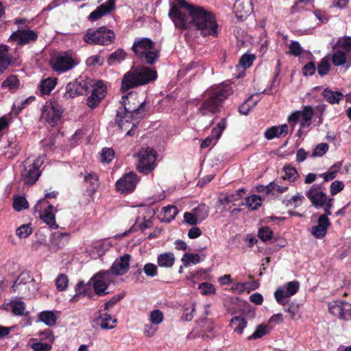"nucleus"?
<instances>
[{
  "mask_svg": "<svg viewBox=\"0 0 351 351\" xmlns=\"http://www.w3.org/2000/svg\"><path fill=\"white\" fill-rule=\"evenodd\" d=\"M91 80L80 77L73 83H69L66 86V92L63 97L68 99L77 95L86 94L90 87H93L91 95L87 98L86 104L92 109L95 108L106 97L107 87L101 81H97L94 85Z\"/></svg>",
  "mask_w": 351,
  "mask_h": 351,
  "instance_id": "f257e3e1",
  "label": "nucleus"
},
{
  "mask_svg": "<svg viewBox=\"0 0 351 351\" xmlns=\"http://www.w3.org/2000/svg\"><path fill=\"white\" fill-rule=\"evenodd\" d=\"M157 76V72L154 69L145 66H137L123 75L121 90L125 93L131 88L147 84L156 80Z\"/></svg>",
  "mask_w": 351,
  "mask_h": 351,
  "instance_id": "f03ea898",
  "label": "nucleus"
},
{
  "mask_svg": "<svg viewBox=\"0 0 351 351\" xmlns=\"http://www.w3.org/2000/svg\"><path fill=\"white\" fill-rule=\"evenodd\" d=\"M132 49L141 62L149 65L155 64L160 57V51L156 49L154 43L148 38H136Z\"/></svg>",
  "mask_w": 351,
  "mask_h": 351,
  "instance_id": "7ed1b4c3",
  "label": "nucleus"
},
{
  "mask_svg": "<svg viewBox=\"0 0 351 351\" xmlns=\"http://www.w3.org/2000/svg\"><path fill=\"white\" fill-rule=\"evenodd\" d=\"M232 93L229 85H221L215 88L210 97L202 104L199 110L202 115L216 113L219 111L221 104Z\"/></svg>",
  "mask_w": 351,
  "mask_h": 351,
  "instance_id": "20e7f679",
  "label": "nucleus"
},
{
  "mask_svg": "<svg viewBox=\"0 0 351 351\" xmlns=\"http://www.w3.org/2000/svg\"><path fill=\"white\" fill-rule=\"evenodd\" d=\"M137 93L130 92L128 94L122 97L121 106L117 110V114L119 117L125 115L127 117L143 118L145 114L144 102H136Z\"/></svg>",
  "mask_w": 351,
  "mask_h": 351,
  "instance_id": "39448f33",
  "label": "nucleus"
},
{
  "mask_svg": "<svg viewBox=\"0 0 351 351\" xmlns=\"http://www.w3.org/2000/svg\"><path fill=\"white\" fill-rule=\"evenodd\" d=\"M44 162V156H39L35 160L25 159L21 167V180L25 184H34L39 178L41 171L40 167Z\"/></svg>",
  "mask_w": 351,
  "mask_h": 351,
  "instance_id": "423d86ee",
  "label": "nucleus"
},
{
  "mask_svg": "<svg viewBox=\"0 0 351 351\" xmlns=\"http://www.w3.org/2000/svg\"><path fill=\"white\" fill-rule=\"evenodd\" d=\"M115 34L106 26L89 29L84 36V41L89 45H109L114 43Z\"/></svg>",
  "mask_w": 351,
  "mask_h": 351,
  "instance_id": "0eeeda50",
  "label": "nucleus"
},
{
  "mask_svg": "<svg viewBox=\"0 0 351 351\" xmlns=\"http://www.w3.org/2000/svg\"><path fill=\"white\" fill-rule=\"evenodd\" d=\"M63 108L55 98L45 102L41 108V119L53 126L58 124L62 118Z\"/></svg>",
  "mask_w": 351,
  "mask_h": 351,
  "instance_id": "6e6552de",
  "label": "nucleus"
},
{
  "mask_svg": "<svg viewBox=\"0 0 351 351\" xmlns=\"http://www.w3.org/2000/svg\"><path fill=\"white\" fill-rule=\"evenodd\" d=\"M137 158L136 169L138 172L147 175L155 169L156 152L154 149L142 147L137 154Z\"/></svg>",
  "mask_w": 351,
  "mask_h": 351,
  "instance_id": "1a4fd4ad",
  "label": "nucleus"
},
{
  "mask_svg": "<svg viewBox=\"0 0 351 351\" xmlns=\"http://www.w3.org/2000/svg\"><path fill=\"white\" fill-rule=\"evenodd\" d=\"M51 66L54 71L58 73L66 72L76 65L78 62L66 52L56 55L50 61Z\"/></svg>",
  "mask_w": 351,
  "mask_h": 351,
  "instance_id": "9d476101",
  "label": "nucleus"
},
{
  "mask_svg": "<svg viewBox=\"0 0 351 351\" xmlns=\"http://www.w3.org/2000/svg\"><path fill=\"white\" fill-rule=\"evenodd\" d=\"M14 291H20L30 298L37 290L35 280L28 273H22L12 285Z\"/></svg>",
  "mask_w": 351,
  "mask_h": 351,
  "instance_id": "9b49d317",
  "label": "nucleus"
},
{
  "mask_svg": "<svg viewBox=\"0 0 351 351\" xmlns=\"http://www.w3.org/2000/svg\"><path fill=\"white\" fill-rule=\"evenodd\" d=\"M177 3H171L170 10L169 12V16L173 21L175 26L177 28L185 29L191 27V16L189 14L187 15L186 13L182 12L180 9L178 1L175 0Z\"/></svg>",
  "mask_w": 351,
  "mask_h": 351,
  "instance_id": "f8f14e48",
  "label": "nucleus"
},
{
  "mask_svg": "<svg viewBox=\"0 0 351 351\" xmlns=\"http://www.w3.org/2000/svg\"><path fill=\"white\" fill-rule=\"evenodd\" d=\"M90 280L95 293L98 295H104L108 293L106 289L112 282V275L110 271H102L95 274Z\"/></svg>",
  "mask_w": 351,
  "mask_h": 351,
  "instance_id": "ddd939ff",
  "label": "nucleus"
},
{
  "mask_svg": "<svg viewBox=\"0 0 351 351\" xmlns=\"http://www.w3.org/2000/svg\"><path fill=\"white\" fill-rule=\"evenodd\" d=\"M37 38L38 34L36 32L25 29H17L10 36V40L16 43L18 45L32 43L36 41Z\"/></svg>",
  "mask_w": 351,
  "mask_h": 351,
  "instance_id": "4468645a",
  "label": "nucleus"
},
{
  "mask_svg": "<svg viewBox=\"0 0 351 351\" xmlns=\"http://www.w3.org/2000/svg\"><path fill=\"white\" fill-rule=\"evenodd\" d=\"M137 176L134 172L125 173L116 182V188L122 193H129L134 191L137 184Z\"/></svg>",
  "mask_w": 351,
  "mask_h": 351,
  "instance_id": "2eb2a0df",
  "label": "nucleus"
},
{
  "mask_svg": "<svg viewBox=\"0 0 351 351\" xmlns=\"http://www.w3.org/2000/svg\"><path fill=\"white\" fill-rule=\"evenodd\" d=\"M141 119V117L126 118L125 115L118 117L116 114L115 123L121 131H126V135L132 136L134 134V130Z\"/></svg>",
  "mask_w": 351,
  "mask_h": 351,
  "instance_id": "dca6fc26",
  "label": "nucleus"
},
{
  "mask_svg": "<svg viewBox=\"0 0 351 351\" xmlns=\"http://www.w3.org/2000/svg\"><path fill=\"white\" fill-rule=\"evenodd\" d=\"M300 287L298 281H291L286 283L283 287L278 288L274 293V296L279 304H283V300L286 298H289L295 295Z\"/></svg>",
  "mask_w": 351,
  "mask_h": 351,
  "instance_id": "f3484780",
  "label": "nucleus"
},
{
  "mask_svg": "<svg viewBox=\"0 0 351 351\" xmlns=\"http://www.w3.org/2000/svg\"><path fill=\"white\" fill-rule=\"evenodd\" d=\"M306 195L312 204L317 208L323 207L328 198L326 194L322 191L320 185L318 184L312 185L306 192Z\"/></svg>",
  "mask_w": 351,
  "mask_h": 351,
  "instance_id": "a211bd4d",
  "label": "nucleus"
},
{
  "mask_svg": "<svg viewBox=\"0 0 351 351\" xmlns=\"http://www.w3.org/2000/svg\"><path fill=\"white\" fill-rule=\"evenodd\" d=\"M130 259L131 255L129 254H125L119 258H117L109 270L111 275L122 276L126 274L129 270Z\"/></svg>",
  "mask_w": 351,
  "mask_h": 351,
  "instance_id": "6ab92c4d",
  "label": "nucleus"
},
{
  "mask_svg": "<svg viewBox=\"0 0 351 351\" xmlns=\"http://www.w3.org/2000/svg\"><path fill=\"white\" fill-rule=\"evenodd\" d=\"M253 11L252 0H237L234 4V12L238 19L243 20Z\"/></svg>",
  "mask_w": 351,
  "mask_h": 351,
  "instance_id": "aec40b11",
  "label": "nucleus"
},
{
  "mask_svg": "<svg viewBox=\"0 0 351 351\" xmlns=\"http://www.w3.org/2000/svg\"><path fill=\"white\" fill-rule=\"evenodd\" d=\"M114 7L115 0H107L93 11L88 16V19L90 21H96L110 13L114 9Z\"/></svg>",
  "mask_w": 351,
  "mask_h": 351,
  "instance_id": "412c9836",
  "label": "nucleus"
},
{
  "mask_svg": "<svg viewBox=\"0 0 351 351\" xmlns=\"http://www.w3.org/2000/svg\"><path fill=\"white\" fill-rule=\"evenodd\" d=\"M44 199H40L35 205L34 208L36 210L40 212L41 206L40 204ZM53 206L52 205H48L47 208L44 210L43 214H40V219L47 223L51 228L56 229L58 228L55 219V215L53 213Z\"/></svg>",
  "mask_w": 351,
  "mask_h": 351,
  "instance_id": "4be33fe9",
  "label": "nucleus"
},
{
  "mask_svg": "<svg viewBox=\"0 0 351 351\" xmlns=\"http://www.w3.org/2000/svg\"><path fill=\"white\" fill-rule=\"evenodd\" d=\"M330 221L326 215H322L318 219L317 226L312 227L311 234L317 239L323 238L327 231V228L330 226Z\"/></svg>",
  "mask_w": 351,
  "mask_h": 351,
  "instance_id": "5701e85b",
  "label": "nucleus"
},
{
  "mask_svg": "<svg viewBox=\"0 0 351 351\" xmlns=\"http://www.w3.org/2000/svg\"><path fill=\"white\" fill-rule=\"evenodd\" d=\"M70 234L67 232L54 233L51 241V247L58 250L66 246L69 241Z\"/></svg>",
  "mask_w": 351,
  "mask_h": 351,
  "instance_id": "b1692460",
  "label": "nucleus"
},
{
  "mask_svg": "<svg viewBox=\"0 0 351 351\" xmlns=\"http://www.w3.org/2000/svg\"><path fill=\"white\" fill-rule=\"evenodd\" d=\"M95 322L99 325L101 328L105 330L112 329L115 327L117 319H113L110 314L101 313L96 319Z\"/></svg>",
  "mask_w": 351,
  "mask_h": 351,
  "instance_id": "393cba45",
  "label": "nucleus"
},
{
  "mask_svg": "<svg viewBox=\"0 0 351 351\" xmlns=\"http://www.w3.org/2000/svg\"><path fill=\"white\" fill-rule=\"evenodd\" d=\"M300 114V125L302 128L308 127L311 125V119L314 116V110L311 106H304L302 110L298 111Z\"/></svg>",
  "mask_w": 351,
  "mask_h": 351,
  "instance_id": "a878e982",
  "label": "nucleus"
},
{
  "mask_svg": "<svg viewBox=\"0 0 351 351\" xmlns=\"http://www.w3.org/2000/svg\"><path fill=\"white\" fill-rule=\"evenodd\" d=\"M84 182L86 184V191L90 195L95 193L99 186V177L95 173L84 175Z\"/></svg>",
  "mask_w": 351,
  "mask_h": 351,
  "instance_id": "bb28decb",
  "label": "nucleus"
},
{
  "mask_svg": "<svg viewBox=\"0 0 351 351\" xmlns=\"http://www.w3.org/2000/svg\"><path fill=\"white\" fill-rule=\"evenodd\" d=\"M56 84L57 80L55 77H48L41 80L38 85L40 95H49Z\"/></svg>",
  "mask_w": 351,
  "mask_h": 351,
  "instance_id": "cd10ccee",
  "label": "nucleus"
},
{
  "mask_svg": "<svg viewBox=\"0 0 351 351\" xmlns=\"http://www.w3.org/2000/svg\"><path fill=\"white\" fill-rule=\"evenodd\" d=\"M322 95L330 104H339L344 98V95L341 92L334 91L328 88L323 90Z\"/></svg>",
  "mask_w": 351,
  "mask_h": 351,
  "instance_id": "c85d7f7f",
  "label": "nucleus"
},
{
  "mask_svg": "<svg viewBox=\"0 0 351 351\" xmlns=\"http://www.w3.org/2000/svg\"><path fill=\"white\" fill-rule=\"evenodd\" d=\"M11 64V59L8 54V47L7 45H0V75Z\"/></svg>",
  "mask_w": 351,
  "mask_h": 351,
  "instance_id": "c756f323",
  "label": "nucleus"
},
{
  "mask_svg": "<svg viewBox=\"0 0 351 351\" xmlns=\"http://www.w3.org/2000/svg\"><path fill=\"white\" fill-rule=\"evenodd\" d=\"M346 302L342 300H335L328 304L329 312L334 316L342 318V315L345 308Z\"/></svg>",
  "mask_w": 351,
  "mask_h": 351,
  "instance_id": "7c9ffc66",
  "label": "nucleus"
},
{
  "mask_svg": "<svg viewBox=\"0 0 351 351\" xmlns=\"http://www.w3.org/2000/svg\"><path fill=\"white\" fill-rule=\"evenodd\" d=\"M158 265L162 267H171L175 262V256L172 252H165L158 255Z\"/></svg>",
  "mask_w": 351,
  "mask_h": 351,
  "instance_id": "2f4dec72",
  "label": "nucleus"
},
{
  "mask_svg": "<svg viewBox=\"0 0 351 351\" xmlns=\"http://www.w3.org/2000/svg\"><path fill=\"white\" fill-rule=\"evenodd\" d=\"M341 167L342 162H337L332 165L327 172L322 173L320 176L323 178L325 182L332 180L336 178L337 173L339 171Z\"/></svg>",
  "mask_w": 351,
  "mask_h": 351,
  "instance_id": "473e14b6",
  "label": "nucleus"
},
{
  "mask_svg": "<svg viewBox=\"0 0 351 351\" xmlns=\"http://www.w3.org/2000/svg\"><path fill=\"white\" fill-rule=\"evenodd\" d=\"M38 317L39 319L48 326H53L56 324L57 317L52 311H43Z\"/></svg>",
  "mask_w": 351,
  "mask_h": 351,
  "instance_id": "72a5a7b5",
  "label": "nucleus"
},
{
  "mask_svg": "<svg viewBox=\"0 0 351 351\" xmlns=\"http://www.w3.org/2000/svg\"><path fill=\"white\" fill-rule=\"evenodd\" d=\"M230 326L233 328L234 331L239 334H241L243 329L247 326L246 320L240 316H235L230 321Z\"/></svg>",
  "mask_w": 351,
  "mask_h": 351,
  "instance_id": "f704fd0d",
  "label": "nucleus"
},
{
  "mask_svg": "<svg viewBox=\"0 0 351 351\" xmlns=\"http://www.w3.org/2000/svg\"><path fill=\"white\" fill-rule=\"evenodd\" d=\"M273 231L269 226H263L259 228L258 232V237L263 242L272 241L274 242L276 239L273 237Z\"/></svg>",
  "mask_w": 351,
  "mask_h": 351,
  "instance_id": "c9c22d12",
  "label": "nucleus"
},
{
  "mask_svg": "<svg viewBox=\"0 0 351 351\" xmlns=\"http://www.w3.org/2000/svg\"><path fill=\"white\" fill-rule=\"evenodd\" d=\"M258 100L253 101V96L247 99L243 104L239 106V112L243 115H247L252 108L258 103Z\"/></svg>",
  "mask_w": 351,
  "mask_h": 351,
  "instance_id": "e433bc0d",
  "label": "nucleus"
},
{
  "mask_svg": "<svg viewBox=\"0 0 351 351\" xmlns=\"http://www.w3.org/2000/svg\"><path fill=\"white\" fill-rule=\"evenodd\" d=\"M164 217L162 219L165 222H170L178 213V210L175 206H167L163 208Z\"/></svg>",
  "mask_w": 351,
  "mask_h": 351,
  "instance_id": "4c0bfd02",
  "label": "nucleus"
},
{
  "mask_svg": "<svg viewBox=\"0 0 351 351\" xmlns=\"http://www.w3.org/2000/svg\"><path fill=\"white\" fill-rule=\"evenodd\" d=\"M203 258H201L198 254L185 253L181 261L185 267H188L190 264H197L201 262Z\"/></svg>",
  "mask_w": 351,
  "mask_h": 351,
  "instance_id": "58836bf2",
  "label": "nucleus"
},
{
  "mask_svg": "<svg viewBox=\"0 0 351 351\" xmlns=\"http://www.w3.org/2000/svg\"><path fill=\"white\" fill-rule=\"evenodd\" d=\"M285 176L282 177L283 180H287L289 182H295L298 178L299 174L295 168L289 165H285L283 167Z\"/></svg>",
  "mask_w": 351,
  "mask_h": 351,
  "instance_id": "ea45409f",
  "label": "nucleus"
},
{
  "mask_svg": "<svg viewBox=\"0 0 351 351\" xmlns=\"http://www.w3.org/2000/svg\"><path fill=\"white\" fill-rule=\"evenodd\" d=\"M262 198L256 195H252L245 199V205L251 210H256L262 205Z\"/></svg>",
  "mask_w": 351,
  "mask_h": 351,
  "instance_id": "a19ab883",
  "label": "nucleus"
},
{
  "mask_svg": "<svg viewBox=\"0 0 351 351\" xmlns=\"http://www.w3.org/2000/svg\"><path fill=\"white\" fill-rule=\"evenodd\" d=\"M347 56L345 51L336 50L333 53L331 60L335 66H341L346 62Z\"/></svg>",
  "mask_w": 351,
  "mask_h": 351,
  "instance_id": "79ce46f5",
  "label": "nucleus"
},
{
  "mask_svg": "<svg viewBox=\"0 0 351 351\" xmlns=\"http://www.w3.org/2000/svg\"><path fill=\"white\" fill-rule=\"evenodd\" d=\"M193 212L198 218L199 221L202 222L208 216L209 209L206 204H202L193 208Z\"/></svg>",
  "mask_w": 351,
  "mask_h": 351,
  "instance_id": "37998d69",
  "label": "nucleus"
},
{
  "mask_svg": "<svg viewBox=\"0 0 351 351\" xmlns=\"http://www.w3.org/2000/svg\"><path fill=\"white\" fill-rule=\"evenodd\" d=\"M12 308V312L14 315L21 316L24 314L25 304L22 301H11L9 303Z\"/></svg>",
  "mask_w": 351,
  "mask_h": 351,
  "instance_id": "c03bdc74",
  "label": "nucleus"
},
{
  "mask_svg": "<svg viewBox=\"0 0 351 351\" xmlns=\"http://www.w3.org/2000/svg\"><path fill=\"white\" fill-rule=\"evenodd\" d=\"M125 56L126 53L122 49H119L110 55L107 61L109 65H112L115 62H120L124 60Z\"/></svg>",
  "mask_w": 351,
  "mask_h": 351,
  "instance_id": "a18cd8bd",
  "label": "nucleus"
},
{
  "mask_svg": "<svg viewBox=\"0 0 351 351\" xmlns=\"http://www.w3.org/2000/svg\"><path fill=\"white\" fill-rule=\"evenodd\" d=\"M69 284V278L66 275L64 274H60L56 279V288L59 291L66 290Z\"/></svg>",
  "mask_w": 351,
  "mask_h": 351,
  "instance_id": "49530a36",
  "label": "nucleus"
},
{
  "mask_svg": "<svg viewBox=\"0 0 351 351\" xmlns=\"http://www.w3.org/2000/svg\"><path fill=\"white\" fill-rule=\"evenodd\" d=\"M304 199V197L302 194L298 193L289 199L283 201V204H285L286 206H293L294 208H297L302 204Z\"/></svg>",
  "mask_w": 351,
  "mask_h": 351,
  "instance_id": "de8ad7c7",
  "label": "nucleus"
},
{
  "mask_svg": "<svg viewBox=\"0 0 351 351\" xmlns=\"http://www.w3.org/2000/svg\"><path fill=\"white\" fill-rule=\"evenodd\" d=\"M164 319L163 313L160 310L156 309L150 312L149 321L153 325H158Z\"/></svg>",
  "mask_w": 351,
  "mask_h": 351,
  "instance_id": "09e8293b",
  "label": "nucleus"
},
{
  "mask_svg": "<svg viewBox=\"0 0 351 351\" xmlns=\"http://www.w3.org/2000/svg\"><path fill=\"white\" fill-rule=\"evenodd\" d=\"M28 207V202L27 199L22 196H19L14 199L13 208L16 211H21Z\"/></svg>",
  "mask_w": 351,
  "mask_h": 351,
  "instance_id": "8fccbe9b",
  "label": "nucleus"
},
{
  "mask_svg": "<svg viewBox=\"0 0 351 351\" xmlns=\"http://www.w3.org/2000/svg\"><path fill=\"white\" fill-rule=\"evenodd\" d=\"M328 145L326 143H322L318 144L313 149L311 157H321L324 155L328 150Z\"/></svg>",
  "mask_w": 351,
  "mask_h": 351,
  "instance_id": "3c124183",
  "label": "nucleus"
},
{
  "mask_svg": "<svg viewBox=\"0 0 351 351\" xmlns=\"http://www.w3.org/2000/svg\"><path fill=\"white\" fill-rule=\"evenodd\" d=\"M114 156V150L111 148L105 147L103 148L101 152V160L103 162H110Z\"/></svg>",
  "mask_w": 351,
  "mask_h": 351,
  "instance_id": "603ef678",
  "label": "nucleus"
},
{
  "mask_svg": "<svg viewBox=\"0 0 351 351\" xmlns=\"http://www.w3.org/2000/svg\"><path fill=\"white\" fill-rule=\"evenodd\" d=\"M19 86V80L14 75L9 76L1 84L2 88H8L10 90L15 89Z\"/></svg>",
  "mask_w": 351,
  "mask_h": 351,
  "instance_id": "864d4df0",
  "label": "nucleus"
},
{
  "mask_svg": "<svg viewBox=\"0 0 351 351\" xmlns=\"http://www.w3.org/2000/svg\"><path fill=\"white\" fill-rule=\"evenodd\" d=\"M281 304L284 306L285 311L287 312L289 314L290 317L292 319H295L297 318V316L298 314V306H295L293 304H291L289 303L285 302L284 301H283V304Z\"/></svg>",
  "mask_w": 351,
  "mask_h": 351,
  "instance_id": "5fc2aeb1",
  "label": "nucleus"
},
{
  "mask_svg": "<svg viewBox=\"0 0 351 351\" xmlns=\"http://www.w3.org/2000/svg\"><path fill=\"white\" fill-rule=\"evenodd\" d=\"M143 271L147 277L153 278L158 274V267L156 265L148 263L143 267Z\"/></svg>",
  "mask_w": 351,
  "mask_h": 351,
  "instance_id": "6e6d98bb",
  "label": "nucleus"
},
{
  "mask_svg": "<svg viewBox=\"0 0 351 351\" xmlns=\"http://www.w3.org/2000/svg\"><path fill=\"white\" fill-rule=\"evenodd\" d=\"M29 99L16 101L12 105V113L17 115L22 110L27 107Z\"/></svg>",
  "mask_w": 351,
  "mask_h": 351,
  "instance_id": "4d7b16f0",
  "label": "nucleus"
},
{
  "mask_svg": "<svg viewBox=\"0 0 351 351\" xmlns=\"http://www.w3.org/2000/svg\"><path fill=\"white\" fill-rule=\"evenodd\" d=\"M254 59V55L245 53L240 58L239 64L243 68L247 69L252 64Z\"/></svg>",
  "mask_w": 351,
  "mask_h": 351,
  "instance_id": "13d9d810",
  "label": "nucleus"
},
{
  "mask_svg": "<svg viewBox=\"0 0 351 351\" xmlns=\"http://www.w3.org/2000/svg\"><path fill=\"white\" fill-rule=\"evenodd\" d=\"M330 65L328 60L323 58L317 66L318 74L321 76L326 75L330 71Z\"/></svg>",
  "mask_w": 351,
  "mask_h": 351,
  "instance_id": "bf43d9fd",
  "label": "nucleus"
},
{
  "mask_svg": "<svg viewBox=\"0 0 351 351\" xmlns=\"http://www.w3.org/2000/svg\"><path fill=\"white\" fill-rule=\"evenodd\" d=\"M289 53L296 57L300 56L302 52V48L298 41H291L289 46Z\"/></svg>",
  "mask_w": 351,
  "mask_h": 351,
  "instance_id": "052dcab7",
  "label": "nucleus"
},
{
  "mask_svg": "<svg viewBox=\"0 0 351 351\" xmlns=\"http://www.w3.org/2000/svg\"><path fill=\"white\" fill-rule=\"evenodd\" d=\"M86 64L88 66H95L97 65L102 66L104 60L99 55H94L88 57L86 60Z\"/></svg>",
  "mask_w": 351,
  "mask_h": 351,
  "instance_id": "680f3d73",
  "label": "nucleus"
},
{
  "mask_svg": "<svg viewBox=\"0 0 351 351\" xmlns=\"http://www.w3.org/2000/svg\"><path fill=\"white\" fill-rule=\"evenodd\" d=\"M125 297L124 293H121L114 295L112 298L104 304V311H108L112 308L116 303L122 300Z\"/></svg>",
  "mask_w": 351,
  "mask_h": 351,
  "instance_id": "e2e57ef3",
  "label": "nucleus"
},
{
  "mask_svg": "<svg viewBox=\"0 0 351 351\" xmlns=\"http://www.w3.org/2000/svg\"><path fill=\"white\" fill-rule=\"evenodd\" d=\"M266 333V326L263 324H261L257 326L254 332L247 337V339L252 340L259 339L264 336Z\"/></svg>",
  "mask_w": 351,
  "mask_h": 351,
  "instance_id": "0e129e2a",
  "label": "nucleus"
},
{
  "mask_svg": "<svg viewBox=\"0 0 351 351\" xmlns=\"http://www.w3.org/2000/svg\"><path fill=\"white\" fill-rule=\"evenodd\" d=\"M344 188V184L342 181L335 180L333 181L330 186V192L332 195H335Z\"/></svg>",
  "mask_w": 351,
  "mask_h": 351,
  "instance_id": "69168bd1",
  "label": "nucleus"
},
{
  "mask_svg": "<svg viewBox=\"0 0 351 351\" xmlns=\"http://www.w3.org/2000/svg\"><path fill=\"white\" fill-rule=\"evenodd\" d=\"M199 289L204 295L213 294L215 292V287L208 282H203L199 285Z\"/></svg>",
  "mask_w": 351,
  "mask_h": 351,
  "instance_id": "338daca9",
  "label": "nucleus"
},
{
  "mask_svg": "<svg viewBox=\"0 0 351 351\" xmlns=\"http://www.w3.org/2000/svg\"><path fill=\"white\" fill-rule=\"evenodd\" d=\"M32 232V228L29 225H22L16 230V234L20 238H26Z\"/></svg>",
  "mask_w": 351,
  "mask_h": 351,
  "instance_id": "774afa93",
  "label": "nucleus"
}]
</instances>
